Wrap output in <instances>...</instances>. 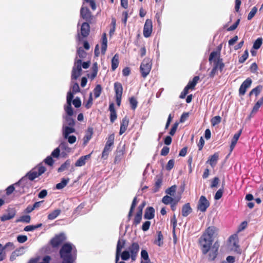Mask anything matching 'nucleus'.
<instances>
[{
	"instance_id": "f257e3e1",
	"label": "nucleus",
	"mask_w": 263,
	"mask_h": 263,
	"mask_svg": "<svg viewBox=\"0 0 263 263\" xmlns=\"http://www.w3.org/2000/svg\"><path fill=\"white\" fill-rule=\"evenodd\" d=\"M217 231L216 227H209L199 239V244L202 253L205 255L209 252L208 257L210 261L214 260L218 255L219 247L218 243L215 242L212 246L214 235Z\"/></svg>"
},
{
	"instance_id": "f03ea898",
	"label": "nucleus",
	"mask_w": 263,
	"mask_h": 263,
	"mask_svg": "<svg viewBox=\"0 0 263 263\" xmlns=\"http://www.w3.org/2000/svg\"><path fill=\"white\" fill-rule=\"evenodd\" d=\"M140 250V246L138 242H133L128 247V250L124 251L121 254V259L123 260H127L131 257L133 260H135Z\"/></svg>"
},
{
	"instance_id": "7ed1b4c3",
	"label": "nucleus",
	"mask_w": 263,
	"mask_h": 263,
	"mask_svg": "<svg viewBox=\"0 0 263 263\" xmlns=\"http://www.w3.org/2000/svg\"><path fill=\"white\" fill-rule=\"evenodd\" d=\"M210 63H213V68L221 72L224 67V64L222 59L220 57V53L217 51H212L209 56Z\"/></svg>"
},
{
	"instance_id": "20e7f679",
	"label": "nucleus",
	"mask_w": 263,
	"mask_h": 263,
	"mask_svg": "<svg viewBox=\"0 0 263 263\" xmlns=\"http://www.w3.org/2000/svg\"><path fill=\"white\" fill-rule=\"evenodd\" d=\"M77 257V250L72 244L67 242V263H74Z\"/></svg>"
},
{
	"instance_id": "39448f33",
	"label": "nucleus",
	"mask_w": 263,
	"mask_h": 263,
	"mask_svg": "<svg viewBox=\"0 0 263 263\" xmlns=\"http://www.w3.org/2000/svg\"><path fill=\"white\" fill-rule=\"evenodd\" d=\"M46 170V167L40 163L28 173L27 176L30 180L32 181L45 173Z\"/></svg>"
},
{
	"instance_id": "423d86ee",
	"label": "nucleus",
	"mask_w": 263,
	"mask_h": 263,
	"mask_svg": "<svg viewBox=\"0 0 263 263\" xmlns=\"http://www.w3.org/2000/svg\"><path fill=\"white\" fill-rule=\"evenodd\" d=\"M152 68V63L149 59L145 58L142 62L140 70L141 73V76L143 78H145L149 73Z\"/></svg>"
},
{
	"instance_id": "0eeeda50",
	"label": "nucleus",
	"mask_w": 263,
	"mask_h": 263,
	"mask_svg": "<svg viewBox=\"0 0 263 263\" xmlns=\"http://www.w3.org/2000/svg\"><path fill=\"white\" fill-rule=\"evenodd\" d=\"M64 146L63 143H61L59 147L56 148L51 154L50 156H49L44 159V162L49 166H52L54 164V161L53 158H58L60 155V147L62 148Z\"/></svg>"
},
{
	"instance_id": "6e6552de",
	"label": "nucleus",
	"mask_w": 263,
	"mask_h": 263,
	"mask_svg": "<svg viewBox=\"0 0 263 263\" xmlns=\"http://www.w3.org/2000/svg\"><path fill=\"white\" fill-rule=\"evenodd\" d=\"M114 90L116 93L115 98L117 105L120 106L121 103L122 96L123 93V87L120 82H116L114 83Z\"/></svg>"
},
{
	"instance_id": "1a4fd4ad",
	"label": "nucleus",
	"mask_w": 263,
	"mask_h": 263,
	"mask_svg": "<svg viewBox=\"0 0 263 263\" xmlns=\"http://www.w3.org/2000/svg\"><path fill=\"white\" fill-rule=\"evenodd\" d=\"M65 239L64 234H60L55 235L50 240V245L53 248H57L61 246Z\"/></svg>"
},
{
	"instance_id": "9d476101",
	"label": "nucleus",
	"mask_w": 263,
	"mask_h": 263,
	"mask_svg": "<svg viewBox=\"0 0 263 263\" xmlns=\"http://www.w3.org/2000/svg\"><path fill=\"white\" fill-rule=\"evenodd\" d=\"M210 206V202L204 196H201L198 201L197 205L198 209L202 212L206 211L208 208Z\"/></svg>"
},
{
	"instance_id": "9b49d317",
	"label": "nucleus",
	"mask_w": 263,
	"mask_h": 263,
	"mask_svg": "<svg viewBox=\"0 0 263 263\" xmlns=\"http://www.w3.org/2000/svg\"><path fill=\"white\" fill-rule=\"evenodd\" d=\"M153 30V22L151 19L145 21L143 27V35L145 37H148L151 35Z\"/></svg>"
},
{
	"instance_id": "f8f14e48",
	"label": "nucleus",
	"mask_w": 263,
	"mask_h": 263,
	"mask_svg": "<svg viewBox=\"0 0 263 263\" xmlns=\"http://www.w3.org/2000/svg\"><path fill=\"white\" fill-rule=\"evenodd\" d=\"M81 15L86 21L91 22L93 16L89 9L87 7H82L80 11Z\"/></svg>"
},
{
	"instance_id": "ddd939ff",
	"label": "nucleus",
	"mask_w": 263,
	"mask_h": 263,
	"mask_svg": "<svg viewBox=\"0 0 263 263\" xmlns=\"http://www.w3.org/2000/svg\"><path fill=\"white\" fill-rule=\"evenodd\" d=\"M82 60H78L77 61V65L76 67H74L72 69L71 73V79L76 80L80 76L82 68H81Z\"/></svg>"
},
{
	"instance_id": "4468645a",
	"label": "nucleus",
	"mask_w": 263,
	"mask_h": 263,
	"mask_svg": "<svg viewBox=\"0 0 263 263\" xmlns=\"http://www.w3.org/2000/svg\"><path fill=\"white\" fill-rule=\"evenodd\" d=\"M80 91V89L79 84L77 83H74L70 91L67 93V101L68 102L72 101V99H73L74 95L79 92Z\"/></svg>"
},
{
	"instance_id": "2eb2a0df",
	"label": "nucleus",
	"mask_w": 263,
	"mask_h": 263,
	"mask_svg": "<svg viewBox=\"0 0 263 263\" xmlns=\"http://www.w3.org/2000/svg\"><path fill=\"white\" fill-rule=\"evenodd\" d=\"M252 80L248 78L240 85L239 89V93L241 96H243L246 92L247 89L250 87L252 83Z\"/></svg>"
},
{
	"instance_id": "dca6fc26",
	"label": "nucleus",
	"mask_w": 263,
	"mask_h": 263,
	"mask_svg": "<svg viewBox=\"0 0 263 263\" xmlns=\"http://www.w3.org/2000/svg\"><path fill=\"white\" fill-rule=\"evenodd\" d=\"M16 215V210L14 208H8L7 210V213L4 214L1 217V219L3 221L8 220L12 219Z\"/></svg>"
},
{
	"instance_id": "f3484780",
	"label": "nucleus",
	"mask_w": 263,
	"mask_h": 263,
	"mask_svg": "<svg viewBox=\"0 0 263 263\" xmlns=\"http://www.w3.org/2000/svg\"><path fill=\"white\" fill-rule=\"evenodd\" d=\"M129 124V119L127 116H125L122 120L120 124L119 135H122L127 130Z\"/></svg>"
},
{
	"instance_id": "a211bd4d",
	"label": "nucleus",
	"mask_w": 263,
	"mask_h": 263,
	"mask_svg": "<svg viewBox=\"0 0 263 263\" xmlns=\"http://www.w3.org/2000/svg\"><path fill=\"white\" fill-rule=\"evenodd\" d=\"M109 110L110 111V121L111 123H113L117 118V114L114 103L112 102L109 104Z\"/></svg>"
},
{
	"instance_id": "6ab92c4d",
	"label": "nucleus",
	"mask_w": 263,
	"mask_h": 263,
	"mask_svg": "<svg viewBox=\"0 0 263 263\" xmlns=\"http://www.w3.org/2000/svg\"><path fill=\"white\" fill-rule=\"evenodd\" d=\"M93 134V129L92 127H89L85 132V135L83 138V145L85 146L91 139Z\"/></svg>"
},
{
	"instance_id": "aec40b11",
	"label": "nucleus",
	"mask_w": 263,
	"mask_h": 263,
	"mask_svg": "<svg viewBox=\"0 0 263 263\" xmlns=\"http://www.w3.org/2000/svg\"><path fill=\"white\" fill-rule=\"evenodd\" d=\"M41 258L40 256H37L35 258H32L29 260V263H50L51 257L49 255L45 256L42 259V261L39 262Z\"/></svg>"
},
{
	"instance_id": "412c9836",
	"label": "nucleus",
	"mask_w": 263,
	"mask_h": 263,
	"mask_svg": "<svg viewBox=\"0 0 263 263\" xmlns=\"http://www.w3.org/2000/svg\"><path fill=\"white\" fill-rule=\"evenodd\" d=\"M90 32V26L88 23H83L81 27V34L84 37H87Z\"/></svg>"
},
{
	"instance_id": "4be33fe9",
	"label": "nucleus",
	"mask_w": 263,
	"mask_h": 263,
	"mask_svg": "<svg viewBox=\"0 0 263 263\" xmlns=\"http://www.w3.org/2000/svg\"><path fill=\"white\" fill-rule=\"evenodd\" d=\"M155 216V210L152 206L147 207L144 214V218L146 219H152Z\"/></svg>"
},
{
	"instance_id": "5701e85b",
	"label": "nucleus",
	"mask_w": 263,
	"mask_h": 263,
	"mask_svg": "<svg viewBox=\"0 0 263 263\" xmlns=\"http://www.w3.org/2000/svg\"><path fill=\"white\" fill-rule=\"evenodd\" d=\"M91 157V154L83 156L79 158V159L76 162V166H82L86 163V161L89 159Z\"/></svg>"
},
{
	"instance_id": "b1692460",
	"label": "nucleus",
	"mask_w": 263,
	"mask_h": 263,
	"mask_svg": "<svg viewBox=\"0 0 263 263\" xmlns=\"http://www.w3.org/2000/svg\"><path fill=\"white\" fill-rule=\"evenodd\" d=\"M219 158V154L218 153H215L213 155L209 157L206 163H209L212 167H214L217 164Z\"/></svg>"
},
{
	"instance_id": "393cba45",
	"label": "nucleus",
	"mask_w": 263,
	"mask_h": 263,
	"mask_svg": "<svg viewBox=\"0 0 263 263\" xmlns=\"http://www.w3.org/2000/svg\"><path fill=\"white\" fill-rule=\"evenodd\" d=\"M101 40V52L103 54H104L106 52L107 47V39L106 33H103Z\"/></svg>"
},
{
	"instance_id": "a878e982",
	"label": "nucleus",
	"mask_w": 263,
	"mask_h": 263,
	"mask_svg": "<svg viewBox=\"0 0 263 263\" xmlns=\"http://www.w3.org/2000/svg\"><path fill=\"white\" fill-rule=\"evenodd\" d=\"M119 56L118 53L115 54L111 59V70L115 71L119 66Z\"/></svg>"
},
{
	"instance_id": "bb28decb",
	"label": "nucleus",
	"mask_w": 263,
	"mask_h": 263,
	"mask_svg": "<svg viewBox=\"0 0 263 263\" xmlns=\"http://www.w3.org/2000/svg\"><path fill=\"white\" fill-rule=\"evenodd\" d=\"M192 212V209L189 203H185L182 208V215L183 217L187 216Z\"/></svg>"
},
{
	"instance_id": "cd10ccee",
	"label": "nucleus",
	"mask_w": 263,
	"mask_h": 263,
	"mask_svg": "<svg viewBox=\"0 0 263 263\" xmlns=\"http://www.w3.org/2000/svg\"><path fill=\"white\" fill-rule=\"evenodd\" d=\"M92 72L90 74H88V77L91 80H93L97 77L98 71V63L97 62H95L93 63L92 67H91Z\"/></svg>"
},
{
	"instance_id": "c85d7f7f",
	"label": "nucleus",
	"mask_w": 263,
	"mask_h": 263,
	"mask_svg": "<svg viewBox=\"0 0 263 263\" xmlns=\"http://www.w3.org/2000/svg\"><path fill=\"white\" fill-rule=\"evenodd\" d=\"M199 80V76H195L194 77L192 81H189L186 86L191 89H194L195 88V86L196 85L198 81Z\"/></svg>"
},
{
	"instance_id": "c756f323",
	"label": "nucleus",
	"mask_w": 263,
	"mask_h": 263,
	"mask_svg": "<svg viewBox=\"0 0 263 263\" xmlns=\"http://www.w3.org/2000/svg\"><path fill=\"white\" fill-rule=\"evenodd\" d=\"M114 141H115L114 134H111L109 135L107 138V141L105 144V146L111 148V147L114 145Z\"/></svg>"
},
{
	"instance_id": "7c9ffc66",
	"label": "nucleus",
	"mask_w": 263,
	"mask_h": 263,
	"mask_svg": "<svg viewBox=\"0 0 263 263\" xmlns=\"http://www.w3.org/2000/svg\"><path fill=\"white\" fill-rule=\"evenodd\" d=\"M61 210L57 209L53 211L48 215V219L49 220H53L56 218L61 213Z\"/></svg>"
},
{
	"instance_id": "2f4dec72",
	"label": "nucleus",
	"mask_w": 263,
	"mask_h": 263,
	"mask_svg": "<svg viewBox=\"0 0 263 263\" xmlns=\"http://www.w3.org/2000/svg\"><path fill=\"white\" fill-rule=\"evenodd\" d=\"M263 104V97H261L254 105L251 114L256 113L260 108V107Z\"/></svg>"
},
{
	"instance_id": "473e14b6",
	"label": "nucleus",
	"mask_w": 263,
	"mask_h": 263,
	"mask_svg": "<svg viewBox=\"0 0 263 263\" xmlns=\"http://www.w3.org/2000/svg\"><path fill=\"white\" fill-rule=\"evenodd\" d=\"M111 148L105 145V147L102 153L101 158L104 160L107 159L109 153L111 151Z\"/></svg>"
},
{
	"instance_id": "72a5a7b5",
	"label": "nucleus",
	"mask_w": 263,
	"mask_h": 263,
	"mask_svg": "<svg viewBox=\"0 0 263 263\" xmlns=\"http://www.w3.org/2000/svg\"><path fill=\"white\" fill-rule=\"evenodd\" d=\"M126 241L124 239H119L116 247V252L121 253L122 249L124 247Z\"/></svg>"
},
{
	"instance_id": "f704fd0d",
	"label": "nucleus",
	"mask_w": 263,
	"mask_h": 263,
	"mask_svg": "<svg viewBox=\"0 0 263 263\" xmlns=\"http://www.w3.org/2000/svg\"><path fill=\"white\" fill-rule=\"evenodd\" d=\"M42 226V223H39L36 225H29L26 226L24 230L25 231L29 232V231H33L35 229L39 228Z\"/></svg>"
},
{
	"instance_id": "c9c22d12",
	"label": "nucleus",
	"mask_w": 263,
	"mask_h": 263,
	"mask_svg": "<svg viewBox=\"0 0 263 263\" xmlns=\"http://www.w3.org/2000/svg\"><path fill=\"white\" fill-rule=\"evenodd\" d=\"M224 185V181H223L222 184V187L221 189H219L216 192V193L214 196V199L215 200H219L222 197L223 193Z\"/></svg>"
},
{
	"instance_id": "e433bc0d",
	"label": "nucleus",
	"mask_w": 263,
	"mask_h": 263,
	"mask_svg": "<svg viewBox=\"0 0 263 263\" xmlns=\"http://www.w3.org/2000/svg\"><path fill=\"white\" fill-rule=\"evenodd\" d=\"M60 254L61 258L63 259L62 263H66V243L62 245L60 251Z\"/></svg>"
},
{
	"instance_id": "4c0bfd02",
	"label": "nucleus",
	"mask_w": 263,
	"mask_h": 263,
	"mask_svg": "<svg viewBox=\"0 0 263 263\" xmlns=\"http://www.w3.org/2000/svg\"><path fill=\"white\" fill-rule=\"evenodd\" d=\"M158 238L155 240L154 243L158 246H161L163 245V236L161 231L157 232Z\"/></svg>"
},
{
	"instance_id": "58836bf2",
	"label": "nucleus",
	"mask_w": 263,
	"mask_h": 263,
	"mask_svg": "<svg viewBox=\"0 0 263 263\" xmlns=\"http://www.w3.org/2000/svg\"><path fill=\"white\" fill-rule=\"evenodd\" d=\"M262 88L261 85H258L255 88H253L249 93V96H251L254 94L256 96H257L261 92Z\"/></svg>"
},
{
	"instance_id": "ea45409f",
	"label": "nucleus",
	"mask_w": 263,
	"mask_h": 263,
	"mask_svg": "<svg viewBox=\"0 0 263 263\" xmlns=\"http://www.w3.org/2000/svg\"><path fill=\"white\" fill-rule=\"evenodd\" d=\"M102 87L100 84H98L95 87V88L93 89V93L95 98H97L100 96L102 92Z\"/></svg>"
},
{
	"instance_id": "a19ab883",
	"label": "nucleus",
	"mask_w": 263,
	"mask_h": 263,
	"mask_svg": "<svg viewBox=\"0 0 263 263\" xmlns=\"http://www.w3.org/2000/svg\"><path fill=\"white\" fill-rule=\"evenodd\" d=\"M221 121V118L219 116L213 117L211 120V124L213 126L219 124Z\"/></svg>"
},
{
	"instance_id": "79ce46f5",
	"label": "nucleus",
	"mask_w": 263,
	"mask_h": 263,
	"mask_svg": "<svg viewBox=\"0 0 263 263\" xmlns=\"http://www.w3.org/2000/svg\"><path fill=\"white\" fill-rule=\"evenodd\" d=\"M142 214L137 212L134 219L133 224L137 226L139 224L142 219Z\"/></svg>"
},
{
	"instance_id": "37998d69",
	"label": "nucleus",
	"mask_w": 263,
	"mask_h": 263,
	"mask_svg": "<svg viewBox=\"0 0 263 263\" xmlns=\"http://www.w3.org/2000/svg\"><path fill=\"white\" fill-rule=\"evenodd\" d=\"M129 103L131 108L135 110L137 107L138 102L134 97H132L129 98Z\"/></svg>"
},
{
	"instance_id": "c03bdc74",
	"label": "nucleus",
	"mask_w": 263,
	"mask_h": 263,
	"mask_svg": "<svg viewBox=\"0 0 263 263\" xmlns=\"http://www.w3.org/2000/svg\"><path fill=\"white\" fill-rule=\"evenodd\" d=\"M262 44V39L261 37H259L254 42L253 48L255 49H259Z\"/></svg>"
},
{
	"instance_id": "a18cd8bd",
	"label": "nucleus",
	"mask_w": 263,
	"mask_h": 263,
	"mask_svg": "<svg viewBox=\"0 0 263 263\" xmlns=\"http://www.w3.org/2000/svg\"><path fill=\"white\" fill-rule=\"evenodd\" d=\"M77 54L79 57L81 59H84L87 53L84 50L82 47H79L77 50Z\"/></svg>"
},
{
	"instance_id": "49530a36",
	"label": "nucleus",
	"mask_w": 263,
	"mask_h": 263,
	"mask_svg": "<svg viewBox=\"0 0 263 263\" xmlns=\"http://www.w3.org/2000/svg\"><path fill=\"white\" fill-rule=\"evenodd\" d=\"M174 201V199L168 195H166L162 198V202L165 204H168Z\"/></svg>"
},
{
	"instance_id": "de8ad7c7",
	"label": "nucleus",
	"mask_w": 263,
	"mask_h": 263,
	"mask_svg": "<svg viewBox=\"0 0 263 263\" xmlns=\"http://www.w3.org/2000/svg\"><path fill=\"white\" fill-rule=\"evenodd\" d=\"M6 257V253L5 251V248L0 243V261H3Z\"/></svg>"
},
{
	"instance_id": "09e8293b",
	"label": "nucleus",
	"mask_w": 263,
	"mask_h": 263,
	"mask_svg": "<svg viewBox=\"0 0 263 263\" xmlns=\"http://www.w3.org/2000/svg\"><path fill=\"white\" fill-rule=\"evenodd\" d=\"M71 101H67V115L71 116L73 114V109L71 106Z\"/></svg>"
},
{
	"instance_id": "8fccbe9b",
	"label": "nucleus",
	"mask_w": 263,
	"mask_h": 263,
	"mask_svg": "<svg viewBox=\"0 0 263 263\" xmlns=\"http://www.w3.org/2000/svg\"><path fill=\"white\" fill-rule=\"evenodd\" d=\"M229 240L233 243V246L236 248V251H237V249H239V246L237 244V239L236 236L234 235L231 236L229 238Z\"/></svg>"
},
{
	"instance_id": "3c124183",
	"label": "nucleus",
	"mask_w": 263,
	"mask_h": 263,
	"mask_svg": "<svg viewBox=\"0 0 263 263\" xmlns=\"http://www.w3.org/2000/svg\"><path fill=\"white\" fill-rule=\"evenodd\" d=\"M176 187L177 186L175 185H172V186L168 188L166 190L165 192L167 194H168L171 196H174L176 191Z\"/></svg>"
},
{
	"instance_id": "603ef678",
	"label": "nucleus",
	"mask_w": 263,
	"mask_h": 263,
	"mask_svg": "<svg viewBox=\"0 0 263 263\" xmlns=\"http://www.w3.org/2000/svg\"><path fill=\"white\" fill-rule=\"evenodd\" d=\"M92 103H93V99H92V93H90L87 101L85 103H84V104L85 107L87 109H89L91 107Z\"/></svg>"
},
{
	"instance_id": "864d4df0",
	"label": "nucleus",
	"mask_w": 263,
	"mask_h": 263,
	"mask_svg": "<svg viewBox=\"0 0 263 263\" xmlns=\"http://www.w3.org/2000/svg\"><path fill=\"white\" fill-rule=\"evenodd\" d=\"M249 56V53L247 50H246L242 56H241L238 60V62L240 63H243L248 59Z\"/></svg>"
},
{
	"instance_id": "5fc2aeb1",
	"label": "nucleus",
	"mask_w": 263,
	"mask_h": 263,
	"mask_svg": "<svg viewBox=\"0 0 263 263\" xmlns=\"http://www.w3.org/2000/svg\"><path fill=\"white\" fill-rule=\"evenodd\" d=\"M162 184V179H158L155 183L154 189V192L156 193L157 192L159 189L160 188Z\"/></svg>"
},
{
	"instance_id": "6e6d98bb",
	"label": "nucleus",
	"mask_w": 263,
	"mask_h": 263,
	"mask_svg": "<svg viewBox=\"0 0 263 263\" xmlns=\"http://www.w3.org/2000/svg\"><path fill=\"white\" fill-rule=\"evenodd\" d=\"M141 257L145 260V262H149L151 261L149 258V256L148 253L145 250H142L141 252Z\"/></svg>"
},
{
	"instance_id": "4d7b16f0",
	"label": "nucleus",
	"mask_w": 263,
	"mask_h": 263,
	"mask_svg": "<svg viewBox=\"0 0 263 263\" xmlns=\"http://www.w3.org/2000/svg\"><path fill=\"white\" fill-rule=\"evenodd\" d=\"M71 102L76 108H79L82 104L81 101L79 97H76L74 99H72Z\"/></svg>"
},
{
	"instance_id": "13d9d810",
	"label": "nucleus",
	"mask_w": 263,
	"mask_h": 263,
	"mask_svg": "<svg viewBox=\"0 0 263 263\" xmlns=\"http://www.w3.org/2000/svg\"><path fill=\"white\" fill-rule=\"evenodd\" d=\"M31 217L29 215H24L21 217L20 220H17V221H21L28 223L30 222Z\"/></svg>"
},
{
	"instance_id": "bf43d9fd",
	"label": "nucleus",
	"mask_w": 263,
	"mask_h": 263,
	"mask_svg": "<svg viewBox=\"0 0 263 263\" xmlns=\"http://www.w3.org/2000/svg\"><path fill=\"white\" fill-rule=\"evenodd\" d=\"M257 11V8L256 7H254L251 9V11L249 12L248 15V20H251L255 15Z\"/></svg>"
},
{
	"instance_id": "052dcab7",
	"label": "nucleus",
	"mask_w": 263,
	"mask_h": 263,
	"mask_svg": "<svg viewBox=\"0 0 263 263\" xmlns=\"http://www.w3.org/2000/svg\"><path fill=\"white\" fill-rule=\"evenodd\" d=\"M66 186V178H63L60 183L57 184L56 189L58 190H61L64 188Z\"/></svg>"
},
{
	"instance_id": "680f3d73",
	"label": "nucleus",
	"mask_w": 263,
	"mask_h": 263,
	"mask_svg": "<svg viewBox=\"0 0 263 263\" xmlns=\"http://www.w3.org/2000/svg\"><path fill=\"white\" fill-rule=\"evenodd\" d=\"M178 125L179 123L177 122L173 124L169 133L170 135L174 136L175 135L177 129V127L178 126Z\"/></svg>"
},
{
	"instance_id": "e2e57ef3",
	"label": "nucleus",
	"mask_w": 263,
	"mask_h": 263,
	"mask_svg": "<svg viewBox=\"0 0 263 263\" xmlns=\"http://www.w3.org/2000/svg\"><path fill=\"white\" fill-rule=\"evenodd\" d=\"M219 179L217 177H215L213 178V179L212 181V183L211 184V187H216L219 183Z\"/></svg>"
},
{
	"instance_id": "0e129e2a",
	"label": "nucleus",
	"mask_w": 263,
	"mask_h": 263,
	"mask_svg": "<svg viewBox=\"0 0 263 263\" xmlns=\"http://www.w3.org/2000/svg\"><path fill=\"white\" fill-rule=\"evenodd\" d=\"M174 166V160L173 159H171L167 162L166 165V170L167 171L171 170Z\"/></svg>"
},
{
	"instance_id": "69168bd1",
	"label": "nucleus",
	"mask_w": 263,
	"mask_h": 263,
	"mask_svg": "<svg viewBox=\"0 0 263 263\" xmlns=\"http://www.w3.org/2000/svg\"><path fill=\"white\" fill-rule=\"evenodd\" d=\"M17 240L20 243H24L27 240V237L26 235H18L17 237Z\"/></svg>"
},
{
	"instance_id": "338daca9",
	"label": "nucleus",
	"mask_w": 263,
	"mask_h": 263,
	"mask_svg": "<svg viewBox=\"0 0 263 263\" xmlns=\"http://www.w3.org/2000/svg\"><path fill=\"white\" fill-rule=\"evenodd\" d=\"M189 117V112H183L180 117V122H181V123L184 122L186 120V119L188 118Z\"/></svg>"
},
{
	"instance_id": "774afa93",
	"label": "nucleus",
	"mask_w": 263,
	"mask_h": 263,
	"mask_svg": "<svg viewBox=\"0 0 263 263\" xmlns=\"http://www.w3.org/2000/svg\"><path fill=\"white\" fill-rule=\"evenodd\" d=\"M150 225H151V222L150 221H145L142 224V230L143 231H147L149 229V227H150Z\"/></svg>"
}]
</instances>
